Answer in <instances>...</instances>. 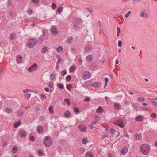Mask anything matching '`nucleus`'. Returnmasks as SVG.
Wrapping results in <instances>:
<instances>
[{
  "instance_id": "nucleus-11",
  "label": "nucleus",
  "mask_w": 157,
  "mask_h": 157,
  "mask_svg": "<svg viewBox=\"0 0 157 157\" xmlns=\"http://www.w3.org/2000/svg\"><path fill=\"white\" fill-rule=\"evenodd\" d=\"M23 60L22 57L20 55H18L16 58V61L18 63H21Z\"/></svg>"
},
{
  "instance_id": "nucleus-39",
  "label": "nucleus",
  "mask_w": 157,
  "mask_h": 157,
  "mask_svg": "<svg viewBox=\"0 0 157 157\" xmlns=\"http://www.w3.org/2000/svg\"><path fill=\"white\" fill-rule=\"evenodd\" d=\"M27 13L29 15H31L33 13V10L31 9H29L27 10Z\"/></svg>"
},
{
  "instance_id": "nucleus-41",
  "label": "nucleus",
  "mask_w": 157,
  "mask_h": 157,
  "mask_svg": "<svg viewBox=\"0 0 157 157\" xmlns=\"http://www.w3.org/2000/svg\"><path fill=\"white\" fill-rule=\"evenodd\" d=\"M75 112L76 113H78L79 112V109L76 107H74L73 108Z\"/></svg>"
},
{
  "instance_id": "nucleus-62",
  "label": "nucleus",
  "mask_w": 157,
  "mask_h": 157,
  "mask_svg": "<svg viewBox=\"0 0 157 157\" xmlns=\"http://www.w3.org/2000/svg\"><path fill=\"white\" fill-rule=\"evenodd\" d=\"M152 105H154V106H157V102H156L155 101H152Z\"/></svg>"
},
{
  "instance_id": "nucleus-13",
  "label": "nucleus",
  "mask_w": 157,
  "mask_h": 157,
  "mask_svg": "<svg viewBox=\"0 0 157 157\" xmlns=\"http://www.w3.org/2000/svg\"><path fill=\"white\" fill-rule=\"evenodd\" d=\"M140 16L143 18H147L148 17V14L144 12H141L140 13Z\"/></svg>"
},
{
  "instance_id": "nucleus-54",
  "label": "nucleus",
  "mask_w": 157,
  "mask_h": 157,
  "mask_svg": "<svg viewBox=\"0 0 157 157\" xmlns=\"http://www.w3.org/2000/svg\"><path fill=\"white\" fill-rule=\"evenodd\" d=\"M151 117L152 118H155L156 117L157 115L156 113H153L151 115Z\"/></svg>"
},
{
  "instance_id": "nucleus-55",
  "label": "nucleus",
  "mask_w": 157,
  "mask_h": 157,
  "mask_svg": "<svg viewBox=\"0 0 157 157\" xmlns=\"http://www.w3.org/2000/svg\"><path fill=\"white\" fill-rule=\"evenodd\" d=\"M122 42L121 40H119L118 42V46L119 47H121L122 46Z\"/></svg>"
},
{
  "instance_id": "nucleus-2",
  "label": "nucleus",
  "mask_w": 157,
  "mask_h": 157,
  "mask_svg": "<svg viewBox=\"0 0 157 157\" xmlns=\"http://www.w3.org/2000/svg\"><path fill=\"white\" fill-rule=\"evenodd\" d=\"M52 139L50 136H47L43 139V144L46 147H49L51 145Z\"/></svg>"
},
{
  "instance_id": "nucleus-33",
  "label": "nucleus",
  "mask_w": 157,
  "mask_h": 157,
  "mask_svg": "<svg viewBox=\"0 0 157 157\" xmlns=\"http://www.w3.org/2000/svg\"><path fill=\"white\" fill-rule=\"evenodd\" d=\"M102 111V108L101 107H98L96 110V112L97 113H100Z\"/></svg>"
},
{
  "instance_id": "nucleus-57",
  "label": "nucleus",
  "mask_w": 157,
  "mask_h": 157,
  "mask_svg": "<svg viewBox=\"0 0 157 157\" xmlns=\"http://www.w3.org/2000/svg\"><path fill=\"white\" fill-rule=\"evenodd\" d=\"M131 11H128V13H127V14H126L125 15V17L126 18H128L129 16V14H131Z\"/></svg>"
},
{
  "instance_id": "nucleus-3",
  "label": "nucleus",
  "mask_w": 157,
  "mask_h": 157,
  "mask_svg": "<svg viewBox=\"0 0 157 157\" xmlns=\"http://www.w3.org/2000/svg\"><path fill=\"white\" fill-rule=\"evenodd\" d=\"M38 40H36L35 39L30 38L29 41L26 44L27 46L29 48H33L37 42Z\"/></svg>"
},
{
  "instance_id": "nucleus-43",
  "label": "nucleus",
  "mask_w": 157,
  "mask_h": 157,
  "mask_svg": "<svg viewBox=\"0 0 157 157\" xmlns=\"http://www.w3.org/2000/svg\"><path fill=\"white\" fill-rule=\"evenodd\" d=\"M11 6V0H8L7 2V7L9 8Z\"/></svg>"
},
{
  "instance_id": "nucleus-22",
  "label": "nucleus",
  "mask_w": 157,
  "mask_h": 157,
  "mask_svg": "<svg viewBox=\"0 0 157 157\" xmlns=\"http://www.w3.org/2000/svg\"><path fill=\"white\" fill-rule=\"evenodd\" d=\"M98 26L100 30H102L103 29V28L102 26V23L100 21L98 22Z\"/></svg>"
},
{
  "instance_id": "nucleus-31",
  "label": "nucleus",
  "mask_w": 157,
  "mask_h": 157,
  "mask_svg": "<svg viewBox=\"0 0 157 157\" xmlns=\"http://www.w3.org/2000/svg\"><path fill=\"white\" fill-rule=\"evenodd\" d=\"M66 88L69 90H70L72 87V85L71 84H67L66 86Z\"/></svg>"
},
{
  "instance_id": "nucleus-24",
  "label": "nucleus",
  "mask_w": 157,
  "mask_h": 157,
  "mask_svg": "<svg viewBox=\"0 0 157 157\" xmlns=\"http://www.w3.org/2000/svg\"><path fill=\"white\" fill-rule=\"evenodd\" d=\"M92 59V57L90 55H88L86 58V60L88 62H90L91 61Z\"/></svg>"
},
{
  "instance_id": "nucleus-50",
  "label": "nucleus",
  "mask_w": 157,
  "mask_h": 157,
  "mask_svg": "<svg viewBox=\"0 0 157 157\" xmlns=\"http://www.w3.org/2000/svg\"><path fill=\"white\" fill-rule=\"evenodd\" d=\"M67 73V71L66 70L63 71L61 72V75L64 76Z\"/></svg>"
},
{
  "instance_id": "nucleus-60",
  "label": "nucleus",
  "mask_w": 157,
  "mask_h": 157,
  "mask_svg": "<svg viewBox=\"0 0 157 157\" xmlns=\"http://www.w3.org/2000/svg\"><path fill=\"white\" fill-rule=\"evenodd\" d=\"M33 2L37 3L39 2V0H32Z\"/></svg>"
},
{
  "instance_id": "nucleus-59",
  "label": "nucleus",
  "mask_w": 157,
  "mask_h": 157,
  "mask_svg": "<svg viewBox=\"0 0 157 157\" xmlns=\"http://www.w3.org/2000/svg\"><path fill=\"white\" fill-rule=\"evenodd\" d=\"M45 117L44 116H42L40 117V121H43L45 119Z\"/></svg>"
},
{
  "instance_id": "nucleus-26",
  "label": "nucleus",
  "mask_w": 157,
  "mask_h": 157,
  "mask_svg": "<svg viewBox=\"0 0 157 157\" xmlns=\"http://www.w3.org/2000/svg\"><path fill=\"white\" fill-rule=\"evenodd\" d=\"M44 153L41 149H39L38 151V155L39 156H41L43 155Z\"/></svg>"
},
{
  "instance_id": "nucleus-17",
  "label": "nucleus",
  "mask_w": 157,
  "mask_h": 157,
  "mask_svg": "<svg viewBox=\"0 0 157 157\" xmlns=\"http://www.w3.org/2000/svg\"><path fill=\"white\" fill-rule=\"evenodd\" d=\"M4 111L8 114L10 113L13 112V110L12 109L7 107L6 108Z\"/></svg>"
},
{
  "instance_id": "nucleus-45",
  "label": "nucleus",
  "mask_w": 157,
  "mask_h": 157,
  "mask_svg": "<svg viewBox=\"0 0 157 157\" xmlns=\"http://www.w3.org/2000/svg\"><path fill=\"white\" fill-rule=\"evenodd\" d=\"M56 75L53 73H52L50 75V77L51 78L52 80L55 77Z\"/></svg>"
},
{
  "instance_id": "nucleus-12",
  "label": "nucleus",
  "mask_w": 157,
  "mask_h": 157,
  "mask_svg": "<svg viewBox=\"0 0 157 157\" xmlns=\"http://www.w3.org/2000/svg\"><path fill=\"white\" fill-rule=\"evenodd\" d=\"M128 151V148L126 147H124L122 150L121 152V154L122 155H125Z\"/></svg>"
},
{
  "instance_id": "nucleus-64",
  "label": "nucleus",
  "mask_w": 157,
  "mask_h": 157,
  "mask_svg": "<svg viewBox=\"0 0 157 157\" xmlns=\"http://www.w3.org/2000/svg\"><path fill=\"white\" fill-rule=\"evenodd\" d=\"M41 97L44 99H46V96L44 94H42L41 95Z\"/></svg>"
},
{
  "instance_id": "nucleus-19",
  "label": "nucleus",
  "mask_w": 157,
  "mask_h": 157,
  "mask_svg": "<svg viewBox=\"0 0 157 157\" xmlns=\"http://www.w3.org/2000/svg\"><path fill=\"white\" fill-rule=\"evenodd\" d=\"M143 118V116L139 115L136 118V120L138 122H140L142 121Z\"/></svg>"
},
{
  "instance_id": "nucleus-9",
  "label": "nucleus",
  "mask_w": 157,
  "mask_h": 157,
  "mask_svg": "<svg viewBox=\"0 0 157 157\" xmlns=\"http://www.w3.org/2000/svg\"><path fill=\"white\" fill-rule=\"evenodd\" d=\"M24 112L21 109H19L16 112V114L19 117H22L24 114Z\"/></svg>"
},
{
  "instance_id": "nucleus-10",
  "label": "nucleus",
  "mask_w": 157,
  "mask_h": 157,
  "mask_svg": "<svg viewBox=\"0 0 157 157\" xmlns=\"http://www.w3.org/2000/svg\"><path fill=\"white\" fill-rule=\"evenodd\" d=\"M43 127L40 125L38 126L37 127L36 131L38 134H41L43 132Z\"/></svg>"
},
{
  "instance_id": "nucleus-34",
  "label": "nucleus",
  "mask_w": 157,
  "mask_h": 157,
  "mask_svg": "<svg viewBox=\"0 0 157 157\" xmlns=\"http://www.w3.org/2000/svg\"><path fill=\"white\" fill-rule=\"evenodd\" d=\"M90 81H87L84 83V85L85 87H87L90 85Z\"/></svg>"
},
{
  "instance_id": "nucleus-56",
  "label": "nucleus",
  "mask_w": 157,
  "mask_h": 157,
  "mask_svg": "<svg viewBox=\"0 0 157 157\" xmlns=\"http://www.w3.org/2000/svg\"><path fill=\"white\" fill-rule=\"evenodd\" d=\"M39 41H38L37 42H40V43H41V42L43 41V36H41L39 37Z\"/></svg>"
},
{
  "instance_id": "nucleus-20",
  "label": "nucleus",
  "mask_w": 157,
  "mask_h": 157,
  "mask_svg": "<svg viewBox=\"0 0 157 157\" xmlns=\"http://www.w3.org/2000/svg\"><path fill=\"white\" fill-rule=\"evenodd\" d=\"M21 121H19L16 122L14 124V127L15 128H17L21 124Z\"/></svg>"
},
{
  "instance_id": "nucleus-35",
  "label": "nucleus",
  "mask_w": 157,
  "mask_h": 157,
  "mask_svg": "<svg viewBox=\"0 0 157 157\" xmlns=\"http://www.w3.org/2000/svg\"><path fill=\"white\" fill-rule=\"evenodd\" d=\"M71 79V76L70 75H68L66 78V80L67 81H70Z\"/></svg>"
},
{
  "instance_id": "nucleus-15",
  "label": "nucleus",
  "mask_w": 157,
  "mask_h": 157,
  "mask_svg": "<svg viewBox=\"0 0 157 157\" xmlns=\"http://www.w3.org/2000/svg\"><path fill=\"white\" fill-rule=\"evenodd\" d=\"M79 128L80 131L82 132H85L86 130V127L84 125H80L79 126Z\"/></svg>"
},
{
  "instance_id": "nucleus-1",
  "label": "nucleus",
  "mask_w": 157,
  "mask_h": 157,
  "mask_svg": "<svg viewBox=\"0 0 157 157\" xmlns=\"http://www.w3.org/2000/svg\"><path fill=\"white\" fill-rule=\"evenodd\" d=\"M140 149L142 153L144 155H147L149 152L150 147L147 144H143L141 145Z\"/></svg>"
},
{
  "instance_id": "nucleus-25",
  "label": "nucleus",
  "mask_w": 157,
  "mask_h": 157,
  "mask_svg": "<svg viewBox=\"0 0 157 157\" xmlns=\"http://www.w3.org/2000/svg\"><path fill=\"white\" fill-rule=\"evenodd\" d=\"M64 102L65 104H67L68 106L70 105V102L68 99L66 98L64 99Z\"/></svg>"
},
{
  "instance_id": "nucleus-49",
  "label": "nucleus",
  "mask_w": 157,
  "mask_h": 157,
  "mask_svg": "<svg viewBox=\"0 0 157 157\" xmlns=\"http://www.w3.org/2000/svg\"><path fill=\"white\" fill-rule=\"evenodd\" d=\"M98 120L96 119L95 121H93L91 123L92 125H93L94 126L95 125L96 123L98 122Z\"/></svg>"
},
{
  "instance_id": "nucleus-47",
  "label": "nucleus",
  "mask_w": 157,
  "mask_h": 157,
  "mask_svg": "<svg viewBox=\"0 0 157 157\" xmlns=\"http://www.w3.org/2000/svg\"><path fill=\"white\" fill-rule=\"evenodd\" d=\"M110 133L112 134H114L115 132H116L115 129L111 128L110 130Z\"/></svg>"
},
{
  "instance_id": "nucleus-21",
  "label": "nucleus",
  "mask_w": 157,
  "mask_h": 157,
  "mask_svg": "<svg viewBox=\"0 0 157 157\" xmlns=\"http://www.w3.org/2000/svg\"><path fill=\"white\" fill-rule=\"evenodd\" d=\"M18 148L17 146H14L12 149V153L13 154H15L18 151Z\"/></svg>"
},
{
  "instance_id": "nucleus-40",
  "label": "nucleus",
  "mask_w": 157,
  "mask_h": 157,
  "mask_svg": "<svg viewBox=\"0 0 157 157\" xmlns=\"http://www.w3.org/2000/svg\"><path fill=\"white\" fill-rule=\"evenodd\" d=\"M49 112L52 113H53V109L52 107L50 106L49 107L48 109Z\"/></svg>"
},
{
  "instance_id": "nucleus-5",
  "label": "nucleus",
  "mask_w": 157,
  "mask_h": 157,
  "mask_svg": "<svg viewBox=\"0 0 157 157\" xmlns=\"http://www.w3.org/2000/svg\"><path fill=\"white\" fill-rule=\"evenodd\" d=\"M38 67V65L36 63H34L29 68L28 71L29 72H32L33 71L36 70Z\"/></svg>"
},
{
  "instance_id": "nucleus-46",
  "label": "nucleus",
  "mask_w": 157,
  "mask_h": 157,
  "mask_svg": "<svg viewBox=\"0 0 157 157\" xmlns=\"http://www.w3.org/2000/svg\"><path fill=\"white\" fill-rule=\"evenodd\" d=\"M144 98H139L137 100V101L139 102H142L144 101Z\"/></svg>"
},
{
  "instance_id": "nucleus-63",
  "label": "nucleus",
  "mask_w": 157,
  "mask_h": 157,
  "mask_svg": "<svg viewBox=\"0 0 157 157\" xmlns=\"http://www.w3.org/2000/svg\"><path fill=\"white\" fill-rule=\"evenodd\" d=\"M61 61V59L60 58H59L58 59L57 63L59 64V63H60Z\"/></svg>"
},
{
  "instance_id": "nucleus-36",
  "label": "nucleus",
  "mask_w": 157,
  "mask_h": 157,
  "mask_svg": "<svg viewBox=\"0 0 157 157\" xmlns=\"http://www.w3.org/2000/svg\"><path fill=\"white\" fill-rule=\"evenodd\" d=\"M63 49V48L61 46H59L58 47L57 49L56 50L58 52H60L61 51H62Z\"/></svg>"
},
{
  "instance_id": "nucleus-14",
  "label": "nucleus",
  "mask_w": 157,
  "mask_h": 157,
  "mask_svg": "<svg viewBox=\"0 0 157 157\" xmlns=\"http://www.w3.org/2000/svg\"><path fill=\"white\" fill-rule=\"evenodd\" d=\"M114 108L115 110H118L120 108L121 106L119 103H114Z\"/></svg>"
},
{
  "instance_id": "nucleus-7",
  "label": "nucleus",
  "mask_w": 157,
  "mask_h": 157,
  "mask_svg": "<svg viewBox=\"0 0 157 157\" xmlns=\"http://www.w3.org/2000/svg\"><path fill=\"white\" fill-rule=\"evenodd\" d=\"M82 76L84 79L85 80L88 79L91 77L90 73L88 72H83L82 75Z\"/></svg>"
},
{
  "instance_id": "nucleus-27",
  "label": "nucleus",
  "mask_w": 157,
  "mask_h": 157,
  "mask_svg": "<svg viewBox=\"0 0 157 157\" xmlns=\"http://www.w3.org/2000/svg\"><path fill=\"white\" fill-rule=\"evenodd\" d=\"M47 50V48L46 47H43L41 49V52L42 53H45Z\"/></svg>"
},
{
  "instance_id": "nucleus-18",
  "label": "nucleus",
  "mask_w": 157,
  "mask_h": 157,
  "mask_svg": "<svg viewBox=\"0 0 157 157\" xmlns=\"http://www.w3.org/2000/svg\"><path fill=\"white\" fill-rule=\"evenodd\" d=\"M16 34L14 33H12L10 36L9 38L10 40H13L15 37Z\"/></svg>"
},
{
  "instance_id": "nucleus-42",
  "label": "nucleus",
  "mask_w": 157,
  "mask_h": 157,
  "mask_svg": "<svg viewBox=\"0 0 157 157\" xmlns=\"http://www.w3.org/2000/svg\"><path fill=\"white\" fill-rule=\"evenodd\" d=\"M63 8L61 7H58L57 9V11L59 13H61L63 10Z\"/></svg>"
},
{
  "instance_id": "nucleus-58",
  "label": "nucleus",
  "mask_w": 157,
  "mask_h": 157,
  "mask_svg": "<svg viewBox=\"0 0 157 157\" xmlns=\"http://www.w3.org/2000/svg\"><path fill=\"white\" fill-rule=\"evenodd\" d=\"M48 86L51 88H52L53 87V84L52 83L50 82L49 83Z\"/></svg>"
},
{
  "instance_id": "nucleus-6",
  "label": "nucleus",
  "mask_w": 157,
  "mask_h": 157,
  "mask_svg": "<svg viewBox=\"0 0 157 157\" xmlns=\"http://www.w3.org/2000/svg\"><path fill=\"white\" fill-rule=\"evenodd\" d=\"M51 32L52 35H56L58 34V31L55 26H52L51 29Z\"/></svg>"
},
{
  "instance_id": "nucleus-29",
  "label": "nucleus",
  "mask_w": 157,
  "mask_h": 157,
  "mask_svg": "<svg viewBox=\"0 0 157 157\" xmlns=\"http://www.w3.org/2000/svg\"><path fill=\"white\" fill-rule=\"evenodd\" d=\"M85 155L86 157H93L94 156V155L90 152H87Z\"/></svg>"
},
{
  "instance_id": "nucleus-23",
  "label": "nucleus",
  "mask_w": 157,
  "mask_h": 157,
  "mask_svg": "<svg viewBox=\"0 0 157 157\" xmlns=\"http://www.w3.org/2000/svg\"><path fill=\"white\" fill-rule=\"evenodd\" d=\"M70 113L69 111H67L64 113V116L67 118H68L70 116Z\"/></svg>"
},
{
  "instance_id": "nucleus-37",
  "label": "nucleus",
  "mask_w": 157,
  "mask_h": 157,
  "mask_svg": "<svg viewBox=\"0 0 157 157\" xmlns=\"http://www.w3.org/2000/svg\"><path fill=\"white\" fill-rule=\"evenodd\" d=\"M86 9L90 13H91L93 12V10L92 8L90 7H88L86 8Z\"/></svg>"
},
{
  "instance_id": "nucleus-32",
  "label": "nucleus",
  "mask_w": 157,
  "mask_h": 157,
  "mask_svg": "<svg viewBox=\"0 0 157 157\" xmlns=\"http://www.w3.org/2000/svg\"><path fill=\"white\" fill-rule=\"evenodd\" d=\"M75 67L74 66H71L69 69V71L71 72H73L74 71Z\"/></svg>"
},
{
  "instance_id": "nucleus-30",
  "label": "nucleus",
  "mask_w": 157,
  "mask_h": 157,
  "mask_svg": "<svg viewBox=\"0 0 157 157\" xmlns=\"http://www.w3.org/2000/svg\"><path fill=\"white\" fill-rule=\"evenodd\" d=\"M57 86L60 88L63 89L64 88V85L62 83H59L57 84Z\"/></svg>"
},
{
  "instance_id": "nucleus-44",
  "label": "nucleus",
  "mask_w": 157,
  "mask_h": 157,
  "mask_svg": "<svg viewBox=\"0 0 157 157\" xmlns=\"http://www.w3.org/2000/svg\"><path fill=\"white\" fill-rule=\"evenodd\" d=\"M25 97L29 98H30L31 96V94H24Z\"/></svg>"
},
{
  "instance_id": "nucleus-16",
  "label": "nucleus",
  "mask_w": 157,
  "mask_h": 157,
  "mask_svg": "<svg viewBox=\"0 0 157 157\" xmlns=\"http://www.w3.org/2000/svg\"><path fill=\"white\" fill-rule=\"evenodd\" d=\"M100 84L101 83L100 82H94L92 84L91 86L94 87L98 88L100 86Z\"/></svg>"
},
{
  "instance_id": "nucleus-48",
  "label": "nucleus",
  "mask_w": 157,
  "mask_h": 157,
  "mask_svg": "<svg viewBox=\"0 0 157 157\" xmlns=\"http://www.w3.org/2000/svg\"><path fill=\"white\" fill-rule=\"evenodd\" d=\"M90 48L91 47L87 46L85 48V50L86 52H89L90 50Z\"/></svg>"
},
{
  "instance_id": "nucleus-28",
  "label": "nucleus",
  "mask_w": 157,
  "mask_h": 157,
  "mask_svg": "<svg viewBox=\"0 0 157 157\" xmlns=\"http://www.w3.org/2000/svg\"><path fill=\"white\" fill-rule=\"evenodd\" d=\"M73 38L72 37H69L67 38L66 42L68 43H70L72 41Z\"/></svg>"
},
{
  "instance_id": "nucleus-4",
  "label": "nucleus",
  "mask_w": 157,
  "mask_h": 157,
  "mask_svg": "<svg viewBox=\"0 0 157 157\" xmlns=\"http://www.w3.org/2000/svg\"><path fill=\"white\" fill-rule=\"evenodd\" d=\"M114 124L117 125L121 128H123L124 126V121L122 119L119 120L114 122Z\"/></svg>"
},
{
  "instance_id": "nucleus-8",
  "label": "nucleus",
  "mask_w": 157,
  "mask_h": 157,
  "mask_svg": "<svg viewBox=\"0 0 157 157\" xmlns=\"http://www.w3.org/2000/svg\"><path fill=\"white\" fill-rule=\"evenodd\" d=\"M19 134L20 137L23 138H25L27 135V133L23 130H20Z\"/></svg>"
},
{
  "instance_id": "nucleus-51",
  "label": "nucleus",
  "mask_w": 157,
  "mask_h": 157,
  "mask_svg": "<svg viewBox=\"0 0 157 157\" xmlns=\"http://www.w3.org/2000/svg\"><path fill=\"white\" fill-rule=\"evenodd\" d=\"M87 142L88 141L87 138H84L82 140V142L84 144H86Z\"/></svg>"
},
{
  "instance_id": "nucleus-53",
  "label": "nucleus",
  "mask_w": 157,
  "mask_h": 157,
  "mask_svg": "<svg viewBox=\"0 0 157 157\" xmlns=\"http://www.w3.org/2000/svg\"><path fill=\"white\" fill-rule=\"evenodd\" d=\"M30 140L32 141L33 142L35 140V138L33 136H31L30 137Z\"/></svg>"
},
{
  "instance_id": "nucleus-52",
  "label": "nucleus",
  "mask_w": 157,
  "mask_h": 157,
  "mask_svg": "<svg viewBox=\"0 0 157 157\" xmlns=\"http://www.w3.org/2000/svg\"><path fill=\"white\" fill-rule=\"evenodd\" d=\"M90 100V98L88 97H86L85 99L84 100V101H89Z\"/></svg>"
},
{
  "instance_id": "nucleus-61",
  "label": "nucleus",
  "mask_w": 157,
  "mask_h": 157,
  "mask_svg": "<svg viewBox=\"0 0 157 157\" xmlns=\"http://www.w3.org/2000/svg\"><path fill=\"white\" fill-rule=\"evenodd\" d=\"M119 17V16L117 14H116L114 16V18L116 20H117L118 17Z\"/></svg>"
},
{
  "instance_id": "nucleus-38",
  "label": "nucleus",
  "mask_w": 157,
  "mask_h": 157,
  "mask_svg": "<svg viewBox=\"0 0 157 157\" xmlns=\"http://www.w3.org/2000/svg\"><path fill=\"white\" fill-rule=\"evenodd\" d=\"M53 10H55L56 8V4L54 3H52L51 6Z\"/></svg>"
}]
</instances>
